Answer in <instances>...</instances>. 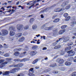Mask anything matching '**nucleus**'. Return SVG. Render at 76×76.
I'll return each mask as SVG.
<instances>
[{
  "instance_id": "63",
  "label": "nucleus",
  "mask_w": 76,
  "mask_h": 76,
  "mask_svg": "<svg viewBox=\"0 0 76 76\" xmlns=\"http://www.w3.org/2000/svg\"><path fill=\"white\" fill-rule=\"evenodd\" d=\"M41 17L42 18H44V16H43V15H41Z\"/></svg>"
},
{
  "instance_id": "11",
  "label": "nucleus",
  "mask_w": 76,
  "mask_h": 76,
  "mask_svg": "<svg viewBox=\"0 0 76 76\" xmlns=\"http://www.w3.org/2000/svg\"><path fill=\"white\" fill-rule=\"evenodd\" d=\"M16 69L14 68L11 70L10 71V73H16Z\"/></svg>"
},
{
  "instance_id": "30",
  "label": "nucleus",
  "mask_w": 76,
  "mask_h": 76,
  "mask_svg": "<svg viewBox=\"0 0 76 76\" xmlns=\"http://www.w3.org/2000/svg\"><path fill=\"white\" fill-rule=\"evenodd\" d=\"M38 48V46H35L33 47H32V49L33 50H35V49H37Z\"/></svg>"
},
{
  "instance_id": "50",
  "label": "nucleus",
  "mask_w": 76,
  "mask_h": 76,
  "mask_svg": "<svg viewBox=\"0 0 76 76\" xmlns=\"http://www.w3.org/2000/svg\"><path fill=\"white\" fill-rule=\"evenodd\" d=\"M57 15H56L53 16L52 17V19H55V18H56V17H57Z\"/></svg>"
},
{
  "instance_id": "19",
  "label": "nucleus",
  "mask_w": 76,
  "mask_h": 76,
  "mask_svg": "<svg viewBox=\"0 0 76 76\" xmlns=\"http://www.w3.org/2000/svg\"><path fill=\"white\" fill-rule=\"evenodd\" d=\"M24 40H25V38L23 37H22L19 39V41L20 42H22L23 41H24Z\"/></svg>"
},
{
  "instance_id": "16",
  "label": "nucleus",
  "mask_w": 76,
  "mask_h": 76,
  "mask_svg": "<svg viewBox=\"0 0 76 76\" xmlns=\"http://www.w3.org/2000/svg\"><path fill=\"white\" fill-rule=\"evenodd\" d=\"M59 21H60V19L58 18L55 19L53 21V22L54 23H57V22H58Z\"/></svg>"
},
{
  "instance_id": "49",
  "label": "nucleus",
  "mask_w": 76,
  "mask_h": 76,
  "mask_svg": "<svg viewBox=\"0 0 76 76\" xmlns=\"http://www.w3.org/2000/svg\"><path fill=\"white\" fill-rule=\"evenodd\" d=\"M0 38H1V39H2V41H4V39H4V38L3 37H1Z\"/></svg>"
},
{
  "instance_id": "12",
  "label": "nucleus",
  "mask_w": 76,
  "mask_h": 76,
  "mask_svg": "<svg viewBox=\"0 0 76 76\" xmlns=\"http://www.w3.org/2000/svg\"><path fill=\"white\" fill-rule=\"evenodd\" d=\"M15 35V33L14 31H11L10 32V36H14Z\"/></svg>"
},
{
  "instance_id": "43",
  "label": "nucleus",
  "mask_w": 76,
  "mask_h": 76,
  "mask_svg": "<svg viewBox=\"0 0 76 76\" xmlns=\"http://www.w3.org/2000/svg\"><path fill=\"white\" fill-rule=\"evenodd\" d=\"M73 61L74 63H76V56L74 57Z\"/></svg>"
},
{
  "instance_id": "23",
  "label": "nucleus",
  "mask_w": 76,
  "mask_h": 76,
  "mask_svg": "<svg viewBox=\"0 0 76 76\" xmlns=\"http://www.w3.org/2000/svg\"><path fill=\"white\" fill-rule=\"evenodd\" d=\"M26 53V52H25L23 53H22L20 54V57H23V56H25V54Z\"/></svg>"
},
{
  "instance_id": "5",
  "label": "nucleus",
  "mask_w": 76,
  "mask_h": 76,
  "mask_svg": "<svg viewBox=\"0 0 76 76\" xmlns=\"http://www.w3.org/2000/svg\"><path fill=\"white\" fill-rule=\"evenodd\" d=\"M65 10L64 9H60V8H57L54 10V12H61V11H63Z\"/></svg>"
},
{
  "instance_id": "47",
  "label": "nucleus",
  "mask_w": 76,
  "mask_h": 76,
  "mask_svg": "<svg viewBox=\"0 0 76 76\" xmlns=\"http://www.w3.org/2000/svg\"><path fill=\"white\" fill-rule=\"evenodd\" d=\"M76 7V6L75 5H74L73 6H72V10H74L75 9Z\"/></svg>"
},
{
  "instance_id": "37",
  "label": "nucleus",
  "mask_w": 76,
  "mask_h": 76,
  "mask_svg": "<svg viewBox=\"0 0 76 76\" xmlns=\"http://www.w3.org/2000/svg\"><path fill=\"white\" fill-rule=\"evenodd\" d=\"M68 15L69 14H68L67 13H65L64 14V17H65V18H66L67 16H68Z\"/></svg>"
},
{
  "instance_id": "24",
  "label": "nucleus",
  "mask_w": 76,
  "mask_h": 76,
  "mask_svg": "<svg viewBox=\"0 0 76 76\" xmlns=\"http://www.w3.org/2000/svg\"><path fill=\"white\" fill-rule=\"evenodd\" d=\"M71 7V5L70 4H69L66 7L65 9L66 10H68Z\"/></svg>"
},
{
  "instance_id": "45",
  "label": "nucleus",
  "mask_w": 76,
  "mask_h": 76,
  "mask_svg": "<svg viewBox=\"0 0 76 76\" xmlns=\"http://www.w3.org/2000/svg\"><path fill=\"white\" fill-rule=\"evenodd\" d=\"M48 10H50V8H46L45 10H44V11H46L47 12V11H48Z\"/></svg>"
},
{
  "instance_id": "7",
  "label": "nucleus",
  "mask_w": 76,
  "mask_h": 76,
  "mask_svg": "<svg viewBox=\"0 0 76 76\" xmlns=\"http://www.w3.org/2000/svg\"><path fill=\"white\" fill-rule=\"evenodd\" d=\"M53 28L54 27H53V26H50L49 27H46L45 28V29L46 31H48L49 30L50 31L52 30V29H53Z\"/></svg>"
},
{
  "instance_id": "26",
  "label": "nucleus",
  "mask_w": 76,
  "mask_h": 76,
  "mask_svg": "<svg viewBox=\"0 0 76 76\" xmlns=\"http://www.w3.org/2000/svg\"><path fill=\"white\" fill-rule=\"evenodd\" d=\"M70 19V17L69 16L66 18L65 20H66V21H68V20H69V19Z\"/></svg>"
},
{
  "instance_id": "40",
  "label": "nucleus",
  "mask_w": 76,
  "mask_h": 76,
  "mask_svg": "<svg viewBox=\"0 0 76 76\" xmlns=\"http://www.w3.org/2000/svg\"><path fill=\"white\" fill-rule=\"evenodd\" d=\"M15 11V10H14V9H12V10L10 14L9 15H12V14H13V13H14V12Z\"/></svg>"
},
{
  "instance_id": "13",
  "label": "nucleus",
  "mask_w": 76,
  "mask_h": 76,
  "mask_svg": "<svg viewBox=\"0 0 76 76\" xmlns=\"http://www.w3.org/2000/svg\"><path fill=\"white\" fill-rule=\"evenodd\" d=\"M65 32V29H64V30H61L59 31L58 34H63Z\"/></svg>"
},
{
  "instance_id": "2",
  "label": "nucleus",
  "mask_w": 76,
  "mask_h": 76,
  "mask_svg": "<svg viewBox=\"0 0 76 76\" xmlns=\"http://www.w3.org/2000/svg\"><path fill=\"white\" fill-rule=\"evenodd\" d=\"M2 33L1 35L2 36L6 35L9 34V31L6 30H2Z\"/></svg>"
},
{
  "instance_id": "44",
  "label": "nucleus",
  "mask_w": 76,
  "mask_h": 76,
  "mask_svg": "<svg viewBox=\"0 0 76 76\" xmlns=\"http://www.w3.org/2000/svg\"><path fill=\"white\" fill-rule=\"evenodd\" d=\"M4 62V60L1 59L0 60V64L1 63H3Z\"/></svg>"
},
{
  "instance_id": "48",
  "label": "nucleus",
  "mask_w": 76,
  "mask_h": 76,
  "mask_svg": "<svg viewBox=\"0 0 76 76\" xmlns=\"http://www.w3.org/2000/svg\"><path fill=\"white\" fill-rule=\"evenodd\" d=\"M19 61V59H15L14 60V61Z\"/></svg>"
},
{
  "instance_id": "58",
  "label": "nucleus",
  "mask_w": 76,
  "mask_h": 76,
  "mask_svg": "<svg viewBox=\"0 0 76 76\" xmlns=\"http://www.w3.org/2000/svg\"><path fill=\"white\" fill-rule=\"evenodd\" d=\"M68 45V46H70V45H70V43H68L67 44Z\"/></svg>"
},
{
  "instance_id": "42",
  "label": "nucleus",
  "mask_w": 76,
  "mask_h": 76,
  "mask_svg": "<svg viewBox=\"0 0 76 76\" xmlns=\"http://www.w3.org/2000/svg\"><path fill=\"white\" fill-rule=\"evenodd\" d=\"M12 59V58H6V60H7V61H10Z\"/></svg>"
},
{
  "instance_id": "34",
  "label": "nucleus",
  "mask_w": 76,
  "mask_h": 76,
  "mask_svg": "<svg viewBox=\"0 0 76 76\" xmlns=\"http://www.w3.org/2000/svg\"><path fill=\"white\" fill-rule=\"evenodd\" d=\"M29 72H34V68H31L30 69H29Z\"/></svg>"
},
{
  "instance_id": "21",
  "label": "nucleus",
  "mask_w": 76,
  "mask_h": 76,
  "mask_svg": "<svg viewBox=\"0 0 76 76\" xmlns=\"http://www.w3.org/2000/svg\"><path fill=\"white\" fill-rule=\"evenodd\" d=\"M28 60H29V59L28 58H24L22 59L21 61H26Z\"/></svg>"
},
{
  "instance_id": "6",
  "label": "nucleus",
  "mask_w": 76,
  "mask_h": 76,
  "mask_svg": "<svg viewBox=\"0 0 76 76\" xmlns=\"http://www.w3.org/2000/svg\"><path fill=\"white\" fill-rule=\"evenodd\" d=\"M10 62H9V61H7V62H6L4 63H3L1 65H0V68H2V67H4L5 66V64H7V63H9Z\"/></svg>"
},
{
  "instance_id": "27",
  "label": "nucleus",
  "mask_w": 76,
  "mask_h": 76,
  "mask_svg": "<svg viewBox=\"0 0 76 76\" xmlns=\"http://www.w3.org/2000/svg\"><path fill=\"white\" fill-rule=\"evenodd\" d=\"M67 27V25H64L61 27V29H65Z\"/></svg>"
},
{
  "instance_id": "28",
  "label": "nucleus",
  "mask_w": 76,
  "mask_h": 76,
  "mask_svg": "<svg viewBox=\"0 0 76 76\" xmlns=\"http://www.w3.org/2000/svg\"><path fill=\"white\" fill-rule=\"evenodd\" d=\"M14 29H15V27L12 26L10 28L9 30H10V31H12V30L13 31L14 30Z\"/></svg>"
},
{
  "instance_id": "22",
  "label": "nucleus",
  "mask_w": 76,
  "mask_h": 76,
  "mask_svg": "<svg viewBox=\"0 0 76 76\" xmlns=\"http://www.w3.org/2000/svg\"><path fill=\"white\" fill-rule=\"evenodd\" d=\"M71 50V47H69L68 48H66L65 49V50L66 51H69V50Z\"/></svg>"
},
{
  "instance_id": "3",
  "label": "nucleus",
  "mask_w": 76,
  "mask_h": 76,
  "mask_svg": "<svg viewBox=\"0 0 76 76\" xmlns=\"http://www.w3.org/2000/svg\"><path fill=\"white\" fill-rule=\"evenodd\" d=\"M17 28L18 30H22L23 28V26L22 25L18 24L17 26Z\"/></svg>"
},
{
  "instance_id": "64",
  "label": "nucleus",
  "mask_w": 76,
  "mask_h": 76,
  "mask_svg": "<svg viewBox=\"0 0 76 76\" xmlns=\"http://www.w3.org/2000/svg\"><path fill=\"white\" fill-rule=\"evenodd\" d=\"M73 35H75L76 36V33H73Z\"/></svg>"
},
{
  "instance_id": "46",
  "label": "nucleus",
  "mask_w": 76,
  "mask_h": 76,
  "mask_svg": "<svg viewBox=\"0 0 76 76\" xmlns=\"http://www.w3.org/2000/svg\"><path fill=\"white\" fill-rule=\"evenodd\" d=\"M36 2H37V0H36L34 1L33 2V4H30L31 5H32V4H35V3H36Z\"/></svg>"
},
{
  "instance_id": "39",
  "label": "nucleus",
  "mask_w": 76,
  "mask_h": 76,
  "mask_svg": "<svg viewBox=\"0 0 76 76\" xmlns=\"http://www.w3.org/2000/svg\"><path fill=\"white\" fill-rule=\"evenodd\" d=\"M57 66V64H55V65L53 64H52L50 66V67H55V66Z\"/></svg>"
},
{
  "instance_id": "32",
  "label": "nucleus",
  "mask_w": 76,
  "mask_h": 76,
  "mask_svg": "<svg viewBox=\"0 0 76 76\" xmlns=\"http://www.w3.org/2000/svg\"><path fill=\"white\" fill-rule=\"evenodd\" d=\"M10 73V72L9 71H6L5 72L4 75H8Z\"/></svg>"
},
{
  "instance_id": "55",
  "label": "nucleus",
  "mask_w": 76,
  "mask_h": 76,
  "mask_svg": "<svg viewBox=\"0 0 76 76\" xmlns=\"http://www.w3.org/2000/svg\"><path fill=\"white\" fill-rule=\"evenodd\" d=\"M14 66V65H10L9 66L10 67H13Z\"/></svg>"
},
{
  "instance_id": "25",
  "label": "nucleus",
  "mask_w": 76,
  "mask_h": 76,
  "mask_svg": "<svg viewBox=\"0 0 76 76\" xmlns=\"http://www.w3.org/2000/svg\"><path fill=\"white\" fill-rule=\"evenodd\" d=\"M60 47H61V45H59L55 47L54 49H58V48H59Z\"/></svg>"
},
{
  "instance_id": "9",
  "label": "nucleus",
  "mask_w": 76,
  "mask_h": 76,
  "mask_svg": "<svg viewBox=\"0 0 76 76\" xmlns=\"http://www.w3.org/2000/svg\"><path fill=\"white\" fill-rule=\"evenodd\" d=\"M70 38V37H67L66 38H65L64 40V42H67V41H68L69 40V39Z\"/></svg>"
},
{
  "instance_id": "18",
  "label": "nucleus",
  "mask_w": 76,
  "mask_h": 76,
  "mask_svg": "<svg viewBox=\"0 0 76 76\" xmlns=\"http://www.w3.org/2000/svg\"><path fill=\"white\" fill-rule=\"evenodd\" d=\"M38 60H39V59H38V58H37L36 59H35L32 62V64H36V63H37L38 61Z\"/></svg>"
},
{
  "instance_id": "33",
  "label": "nucleus",
  "mask_w": 76,
  "mask_h": 76,
  "mask_svg": "<svg viewBox=\"0 0 76 76\" xmlns=\"http://www.w3.org/2000/svg\"><path fill=\"white\" fill-rule=\"evenodd\" d=\"M14 55L15 56H18V55H19V53L18 52H15L14 53Z\"/></svg>"
},
{
  "instance_id": "17",
  "label": "nucleus",
  "mask_w": 76,
  "mask_h": 76,
  "mask_svg": "<svg viewBox=\"0 0 76 76\" xmlns=\"http://www.w3.org/2000/svg\"><path fill=\"white\" fill-rule=\"evenodd\" d=\"M37 54V53L35 51H32L30 53V55L31 56H34V55H35Z\"/></svg>"
},
{
  "instance_id": "4",
  "label": "nucleus",
  "mask_w": 76,
  "mask_h": 76,
  "mask_svg": "<svg viewBox=\"0 0 76 76\" xmlns=\"http://www.w3.org/2000/svg\"><path fill=\"white\" fill-rule=\"evenodd\" d=\"M64 59H58L56 60V61L58 62V63L60 64H62L64 63Z\"/></svg>"
},
{
  "instance_id": "52",
  "label": "nucleus",
  "mask_w": 76,
  "mask_h": 76,
  "mask_svg": "<svg viewBox=\"0 0 76 76\" xmlns=\"http://www.w3.org/2000/svg\"><path fill=\"white\" fill-rule=\"evenodd\" d=\"M35 5L34 4H33V5L31 6L29 8V9H31L32 6H34Z\"/></svg>"
},
{
  "instance_id": "61",
  "label": "nucleus",
  "mask_w": 76,
  "mask_h": 76,
  "mask_svg": "<svg viewBox=\"0 0 76 76\" xmlns=\"http://www.w3.org/2000/svg\"><path fill=\"white\" fill-rule=\"evenodd\" d=\"M31 43H35V42L34 41H31Z\"/></svg>"
},
{
  "instance_id": "14",
  "label": "nucleus",
  "mask_w": 76,
  "mask_h": 76,
  "mask_svg": "<svg viewBox=\"0 0 76 76\" xmlns=\"http://www.w3.org/2000/svg\"><path fill=\"white\" fill-rule=\"evenodd\" d=\"M72 64V63L71 62H66L65 63V65L66 66H70L71 64Z\"/></svg>"
},
{
  "instance_id": "60",
  "label": "nucleus",
  "mask_w": 76,
  "mask_h": 76,
  "mask_svg": "<svg viewBox=\"0 0 76 76\" xmlns=\"http://www.w3.org/2000/svg\"><path fill=\"white\" fill-rule=\"evenodd\" d=\"M40 34H38V35H36V37H40Z\"/></svg>"
},
{
  "instance_id": "51",
  "label": "nucleus",
  "mask_w": 76,
  "mask_h": 76,
  "mask_svg": "<svg viewBox=\"0 0 76 76\" xmlns=\"http://www.w3.org/2000/svg\"><path fill=\"white\" fill-rule=\"evenodd\" d=\"M13 67H18V65H14Z\"/></svg>"
},
{
  "instance_id": "38",
  "label": "nucleus",
  "mask_w": 76,
  "mask_h": 76,
  "mask_svg": "<svg viewBox=\"0 0 76 76\" xmlns=\"http://www.w3.org/2000/svg\"><path fill=\"white\" fill-rule=\"evenodd\" d=\"M4 56L5 57H9L10 55L8 53H6L4 55Z\"/></svg>"
},
{
  "instance_id": "15",
  "label": "nucleus",
  "mask_w": 76,
  "mask_h": 76,
  "mask_svg": "<svg viewBox=\"0 0 76 76\" xmlns=\"http://www.w3.org/2000/svg\"><path fill=\"white\" fill-rule=\"evenodd\" d=\"M15 36L16 37H17V38H19V37H20L22 36V33H18L16 34Z\"/></svg>"
},
{
  "instance_id": "41",
  "label": "nucleus",
  "mask_w": 76,
  "mask_h": 76,
  "mask_svg": "<svg viewBox=\"0 0 76 76\" xmlns=\"http://www.w3.org/2000/svg\"><path fill=\"white\" fill-rule=\"evenodd\" d=\"M64 54V51H61L60 54H61V55H63Z\"/></svg>"
},
{
  "instance_id": "36",
  "label": "nucleus",
  "mask_w": 76,
  "mask_h": 76,
  "mask_svg": "<svg viewBox=\"0 0 76 76\" xmlns=\"http://www.w3.org/2000/svg\"><path fill=\"white\" fill-rule=\"evenodd\" d=\"M23 66V64H18V67H22Z\"/></svg>"
},
{
  "instance_id": "56",
  "label": "nucleus",
  "mask_w": 76,
  "mask_h": 76,
  "mask_svg": "<svg viewBox=\"0 0 76 76\" xmlns=\"http://www.w3.org/2000/svg\"><path fill=\"white\" fill-rule=\"evenodd\" d=\"M10 7H12L11 6H8L7 8V9H8L9 8H10Z\"/></svg>"
},
{
  "instance_id": "31",
  "label": "nucleus",
  "mask_w": 76,
  "mask_h": 76,
  "mask_svg": "<svg viewBox=\"0 0 76 76\" xmlns=\"http://www.w3.org/2000/svg\"><path fill=\"white\" fill-rule=\"evenodd\" d=\"M28 75L30 76H35V75H34V74L31 72H29Z\"/></svg>"
},
{
  "instance_id": "20",
  "label": "nucleus",
  "mask_w": 76,
  "mask_h": 76,
  "mask_svg": "<svg viewBox=\"0 0 76 76\" xmlns=\"http://www.w3.org/2000/svg\"><path fill=\"white\" fill-rule=\"evenodd\" d=\"M32 28L34 30L36 29V28H37V25H33L32 27Z\"/></svg>"
},
{
  "instance_id": "59",
  "label": "nucleus",
  "mask_w": 76,
  "mask_h": 76,
  "mask_svg": "<svg viewBox=\"0 0 76 76\" xmlns=\"http://www.w3.org/2000/svg\"><path fill=\"white\" fill-rule=\"evenodd\" d=\"M39 67L36 66L35 67V69H39Z\"/></svg>"
},
{
  "instance_id": "62",
  "label": "nucleus",
  "mask_w": 76,
  "mask_h": 76,
  "mask_svg": "<svg viewBox=\"0 0 76 76\" xmlns=\"http://www.w3.org/2000/svg\"><path fill=\"white\" fill-rule=\"evenodd\" d=\"M43 38L44 39H45V36H44L43 37Z\"/></svg>"
},
{
  "instance_id": "35",
  "label": "nucleus",
  "mask_w": 76,
  "mask_h": 76,
  "mask_svg": "<svg viewBox=\"0 0 76 76\" xmlns=\"http://www.w3.org/2000/svg\"><path fill=\"white\" fill-rule=\"evenodd\" d=\"M24 29L26 30L28 29H29V26H26L24 27Z\"/></svg>"
},
{
  "instance_id": "8",
  "label": "nucleus",
  "mask_w": 76,
  "mask_h": 76,
  "mask_svg": "<svg viewBox=\"0 0 76 76\" xmlns=\"http://www.w3.org/2000/svg\"><path fill=\"white\" fill-rule=\"evenodd\" d=\"M68 3H69L68 1L64 2L62 3L61 5V7H64V6H66V4H67Z\"/></svg>"
},
{
  "instance_id": "29",
  "label": "nucleus",
  "mask_w": 76,
  "mask_h": 76,
  "mask_svg": "<svg viewBox=\"0 0 76 76\" xmlns=\"http://www.w3.org/2000/svg\"><path fill=\"white\" fill-rule=\"evenodd\" d=\"M34 21V18H31L30 20L29 21V23H32Z\"/></svg>"
},
{
  "instance_id": "54",
  "label": "nucleus",
  "mask_w": 76,
  "mask_h": 76,
  "mask_svg": "<svg viewBox=\"0 0 76 76\" xmlns=\"http://www.w3.org/2000/svg\"><path fill=\"white\" fill-rule=\"evenodd\" d=\"M42 50H47V48L45 47L44 48H43Z\"/></svg>"
},
{
  "instance_id": "1",
  "label": "nucleus",
  "mask_w": 76,
  "mask_h": 76,
  "mask_svg": "<svg viewBox=\"0 0 76 76\" xmlns=\"http://www.w3.org/2000/svg\"><path fill=\"white\" fill-rule=\"evenodd\" d=\"M68 56L69 57H72V56H73L75 55V52L73 51L72 50H71L68 51Z\"/></svg>"
},
{
  "instance_id": "53",
  "label": "nucleus",
  "mask_w": 76,
  "mask_h": 76,
  "mask_svg": "<svg viewBox=\"0 0 76 76\" xmlns=\"http://www.w3.org/2000/svg\"><path fill=\"white\" fill-rule=\"evenodd\" d=\"M19 1H18L17 2H16V5H19Z\"/></svg>"
},
{
  "instance_id": "10",
  "label": "nucleus",
  "mask_w": 76,
  "mask_h": 76,
  "mask_svg": "<svg viewBox=\"0 0 76 76\" xmlns=\"http://www.w3.org/2000/svg\"><path fill=\"white\" fill-rule=\"evenodd\" d=\"M76 20H74L71 23V26H73L74 24H76Z\"/></svg>"
},
{
  "instance_id": "57",
  "label": "nucleus",
  "mask_w": 76,
  "mask_h": 76,
  "mask_svg": "<svg viewBox=\"0 0 76 76\" xmlns=\"http://www.w3.org/2000/svg\"><path fill=\"white\" fill-rule=\"evenodd\" d=\"M20 76H23V74L22 73H20Z\"/></svg>"
}]
</instances>
